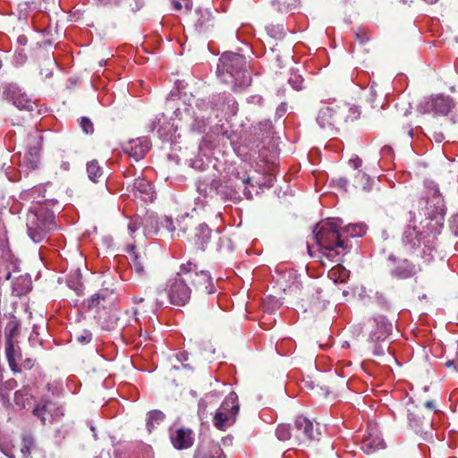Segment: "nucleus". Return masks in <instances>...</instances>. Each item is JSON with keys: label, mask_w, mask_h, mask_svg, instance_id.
I'll return each instance as SVG.
<instances>
[{"label": "nucleus", "mask_w": 458, "mask_h": 458, "mask_svg": "<svg viewBox=\"0 0 458 458\" xmlns=\"http://www.w3.org/2000/svg\"><path fill=\"white\" fill-rule=\"evenodd\" d=\"M127 253L129 255L130 264L132 269L139 275L143 276L145 273L143 263L140 260V257L136 252L134 245L131 244L127 247Z\"/></svg>", "instance_id": "b1692460"}, {"label": "nucleus", "mask_w": 458, "mask_h": 458, "mask_svg": "<svg viewBox=\"0 0 458 458\" xmlns=\"http://www.w3.org/2000/svg\"><path fill=\"white\" fill-rule=\"evenodd\" d=\"M348 343H345V344H343V347H347Z\"/></svg>", "instance_id": "338daca9"}, {"label": "nucleus", "mask_w": 458, "mask_h": 458, "mask_svg": "<svg viewBox=\"0 0 458 458\" xmlns=\"http://www.w3.org/2000/svg\"><path fill=\"white\" fill-rule=\"evenodd\" d=\"M216 73L223 82L231 84L234 91L242 90L251 83L246 59L239 54L224 53L219 58Z\"/></svg>", "instance_id": "f03ea898"}, {"label": "nucleus", "mask_w": 458, "mask_h": 458, "mask_svg": "<svg viewBox=\"0 0 458 458\" xmlns=\"http://www.w3.org/2000/svg\"><path fill=\"white\" fill-rule=\"evenodd\" d=\"M361 448L366 454H371L384 448V441L380 436L369 433L363 437Z\"/></svg>", "instance_id": "5701e85b"}, {"label": "nucleus", "mask_w": 458, "mask_h": 458, "mask_svg": "<svg viewBox=\"0 0 458 458\" xmlns=\"http://www.w3.org/2000/svg\"><path fill=\"white\" fill-rule=\"evenodd\" d=\"M174 8L177 11L182 9L190 10L191 8V0H173Z\"/></svg>", "instance_id": "c9c22d12"}, {"label": "nucleus", "mask_w": 458, "mask_h": 458, "mask_svg": "<svg viewBox=\"0 0 458 458\" xmlns=\"http://www.w3.org/2000/svg\"><path fill=\"white\" fill-rule=\"evenodd\" d=\"M296 438H301V436L299 434H297Z\"/></svg>", "instance_id": "774afa93"}, {"label": "nucleus", "mask_w": 458, "mask_h": 458, "mask_svg": "<svg viewBox=\"0 0 458 458\" xmlns=\"http://www.w3.org/2000/svg\"><path fill=\"white\" fill-rule=\"evenodd\" d=\"M223 452L220 447L216 446L212 453H199L195 455V458H224L222 456Z\"/></svg>", "instance_id": "f704fd0d"}, {"label": "nucleus", "mask_w": 458, "mask_h": 458, "mask_svg": "<svg viewBox=\"0 0 458 458\" xmlns=\"http://www.w3.org/2000/svg\"><path fill=\"white\" fill-rule=\"evenodd\" d=\"M149 149V142L146 138H137L129 140L123 150L136 161L142 159Z\"/></svg>", "instance_id": "f3484780"}, {"label": "nucleus", "mask_w": 458, "mask_h": 458, "mask_svg": "<svg viewBox=\"0 0 458 458\" xmlns=\"http://www.w3.org/2000/svg\"><path fill=\"white\" fill-rule=\"evenodd\" d=\"M197 191L199 193L198 199L203 198V200H207L208 198L217 195V192L225 194L223 189H219V180H209L208 178L198 181Z\"/></svg>", "instance_id": "6ab92c4d"}, {"label": "nucleus", "mask_w": 458, "mask_h": 458, "mask_svg": "<svg viewBox=\"0 0 458 458\" xmlns=\"http://www.w3.org/2000/svg\"><path fill=\"white\" fill-rule=\"evenodd\" d=\"M294 428L301 437L307 440L316 439L320 434L318 428L315 427L312 421L306 417L299 416L294 422Z\"/></svg>", "instance_id": "aec40b11"}, {"label": "nucleus", "mask_w": 458, "mask_h": 458, "mask_svg": "<svg viewBox=\"0 0 458 458\" xmlns=\"http://www.w3.org/2000/svg\"><path fill=\"white\" fill-rule=\"evenodd\" d=\"M152 129H153V130H154V129H156L155 122H153V127H152Z\"/></svg>", "instance_id": "69168bd1"}, {"label": "nucleus", "mask_w": 458, "mask_h": 458, "mask_svg": "<svg viewBox=\"0 0 458 458\" xmlns=\"http://www.w3.org/2000/svg\"><path fill=\"white\" fill-rule=\"evenodd\" d=\"M69 166H70V165H69V163H68V162H64V163L62 164V167H63L64 170H69Z\"/></svg>", "instance_id": "bf43d9fd"}, {"label": "nucleus", "mask_w": 458, "mask_h": 458, "mask_svg": "<svg viewBox=\"0 0 458 458\" xmlns=\"http://www.w3.org/2000/svg\"><path fill=\"white\" fill-rule=\"evenodd\" d=\"M381 153L384 156H386V155L390 156L392 154V148L389 147V146H385V147L382 148Z\"/></svg>", "instance_id": "603ef678"}, {"label": "nucleus", "mask_w": 458, "mask_h": 458, "mask_svg": "<svg viewBox=\"0 0 458 458\" xmlns=\"http://www.w3.org/2000/svg\"><path fill=\"white\" fill-rule=\"evenodd\" d=\"M210 236L211 230L207 225L201 224L196 228V243L199 245L202 250H204V246L208 242Z\"/></svg>", "instance_id": "a878e982"}, {"label": "nucleus", "mask_w": 458, "mask_h": 458, "mask_svg": "<svg viewBox=\"0 0 458 458\" xmlns=\"http://www.w3.org/2000/svg\"><path fill=\"white\" fill-rule=\"evenodd\" d=\"M92 340V334L89 330H84L83 333L77 337V341L82 344H89Z\"/></svg>", "instance_id": "58836bf2"}, {"label": "nucleus", "mask_w": 458, "mask_h": 458, "mask_svg": "<svg viewBox=\"0 0 458 458\" xmlns=\"http://www.w3.org/2000/svg\"><path fill=\"white\" fill-rule=\"evenodd\" d=\"M248 101L250 103H257L261 104L262 103V98L260 96H251L248 98Z\"/></svg>", "instance_id": "3c124183"}, {"label": "nucleus", "mask_w": 458, "mask_h": 458, "mask_svg": "<svg viewBox=\"0 0 458 458\" xmlns=\"http://www.w3.org/2000/svg\"><path fill=\"white\" fill-rule=\"evenodd\" d=\"M360 116V111L355 106L346 104L339 105L335 101L322 103L318 109L316 122L321 130L335 134L339 126L353 121Z\"/></svg>", "instance_id": "7ed1b4c3"}, {"label": "nucleus", "mask_w": 458, "mask_h": 458, "mask_svg": "<svg viewBox=\"0 0 458 458\" xmlns=\"http://www.w3.org/2000/svg\"><path fill=\"white\" fill-rule=\"evenodd\" d=\"M253 188L252 178L247 173V164H241L233 168L227 179L219 180V189H223L225 194L217 192L222 199L237 202L242 196L251 199L252 193L250 188Z\"/></svg>", "instance_id": "20e7f679"}, {"label": "nucleus", "mask_w": 458, "mask_h": 458, "mask_svg": "<svg viewBox=\"0 0 458 458\" xmlns=\"http://www.w3.org/2000/svg\"><path fill=\"white\" fill-rule=\"evenodd\" d=\"M289 84L293 87V89L296 90H300L302 89L303 84V79L301 75L297 73H291L289 79H288Z\"/></svg>", "instance_id": "72a5a7b5"}, {"label": "nucleus", "mask_w": 458, "mask_h": 458, "mask_svg": "<svg viewBox=\"0 0 458 458\" xmlns=\"http://www.w3.org/2000/svg\"><path fill=\"white\" fill-rule=\"evenodd\" d=\"M370 327L369 335V344L371 352L376 356H381L385 353V347L382 345L392 332V324L383 317L378 316L369 320Z\"/></svg>", "instance_id": "9d476101"}, {"label": "nucleus", "mask_w": 458, "mask_h": 458, "mask_svg": "<svg viewBox=\"0 0 458 458\" xmlns=\"http://www.w3.org/2000/svg\"><path fill=\"white\" fill-rule=\"evenodd\" d=\"M165 420V414L157 410L151 411L148 413L147 428L151 432L153 428L159 425Z\"/></svg>", "instance_id": "bb28decb"}, {"label": "nucleus", "mask_w": 458, "mask_h": 458, "mask_svg": "<svg viewBox=\"0 0 458 458\" xmlns=\"http://www.w3.org/2000/svg\"><path fill=\"white\" fill-rule=\"evenodd\" d=\"M141 225V222L139 218L131 219L128 224V230L132 234L134 233Z\"/></svg>", "instance_id": "a19ab883"}, {"label": "nucleus", "mask_w": 458, "mask_h": 458, "mask_svg": "<svg viewBox=\"0 0 458 458\" xmlns=\"http://www.w3.org/2000/svg\"><path fill=\"white\" fill-rule=\"evenodd\" d=\"M338 184L339 186H341L342 188L344 189H346L347 185H348V180L345 179V178H340L338 180Z\"/></svg>", "instance_id": "864d4df0"}, {"label": "nucleus", "mask_w": 458, "mask_h": 458, "mask_svg": "<svg viewBox=\"0 0 458 458\" xmlns=\"http://www.w3.org/2000/svg\"><path fill=\"white\" fill-rule=\"evenodd\" d=\"M192 289L187 284L183 276H181V270L177 272L174 277L170 278L165 288L157 290L156 303L158 306L165 304V296L167 297L169 303L175 306H184L189 302Z\"/></svg>", "instance_id": "423d86ee"}, {"label": "nucleus", "mask_w": 458, "mask_h": 458, "mask_svg": "<svg viewBox=\"0 0 458 458\" xmlns=\"http://www.w3.org/2000/svg\"><path fill=\"white\" fill-rule=\"evenodd\" d=\"M5 354L11 369L14 372H21L18 360L21 357V349L14 344L11 337H7L5 342Z\"/></svg>", "instance_id": "412c9836"}, {"label": "nucleus", "mask_w": 458, "mask_h": 458, "mask_svg": "<svg viewBox=\"0 0 458 458\" xmlns=\"http://www.w3.org/2000/svg\"><path fill=\"white\" fill-rule=\"evenodd\" d=\"M164 226L167 229L168 232L174 233L175 231V226L174 221L170 217H165L164 221Z\"/></svg>", "instance_id": "37998d69"}, {"label": "nucleus", "mask_w": 458, "mask_h": 458, "mask_svg": "<svg viewBox=\"0 0 458 458\" xmlns=\"http://www.w3.org/2000/svg\"><path fill=\"white\" fill-rule=\"evenodd\" d=\"M455 108V103L450 96L437 94L432 95L428 98L421 100L417 110L420 114H433L434 115H447L451 114V122L453 123H457L458 115L453 114V110Z\"/></svg>", "instance_id": "1a4fd4ad"}, {"label": "nucleus", "mask_w": 458, "mask_h": 458, "mask_svg": "<svg viewBox=\"0 0 458 458\" xmlns=\"http://www.w3.org/2000/svg\"><path fill=\"white\" fill-rule=\"evenodd\" d=\"M265 125L270 128L271 127V123L270 122H265Z\"/></svg>", "instance_id": "e2e57ef3"}, {"label": "nucleus", "mask_w": 458, "mask_h": 458, "mask_svg": "<svg viewBox=\"0 0 458 458\" xmlns=\"http://www.w3.org/2000/svg\"><path fill=\"white\" fill-rule=\"evenodd\" d=\"M30 393L27 388H22L15 392L14 402L15 404L20 408L23 409L26 406V402L29 400Z\"/></svg>", "instance_id": "c85d7f7f"}, {"label": "nucleus", "mask_w": 458, "mask_h": 458, "mask_svg": "<svg viewBox=\"0 0 458 458\" xmlns=\"http://www.w3.org/2000/svg\"><path fill=\"white\" fill-rule=\"evenodd\" d=\"M273 185V179L269 177L267 186L271 187Z\"/></svg>", "instance_id": "680f3d73"}, {"label": "nucleus", "mask_w": 458, "mask_h": 458, "mask_svg": "<svg viewBox=\"0 0 458 458\" xmlns=\"http://www.w3.org/2000/svg\"><path fill=\"white\" fill-rule=\"evenodd\" d=\"M134 187L138 189L140 191H144L146 193L151 191L152 190L151 185L148 182L143 180H139L135 182Z\"/></svg>", "instance_id": "4c0bfd02"}, {"label": "nucleus", "mask_w": 458, "mask_h": 458, "mask_svg": "<svg viewBox=\"0 0 458 458\" xmlns=\"http://www.w3.org/2000/svg\"><path fill=\"white\" fill-rule=\"evenodd\" d=\"M239 412L237 394L230 393L223 401L213 418L214 426L220 430H226L234 424Z\"/></svg>", "instance_id": "9b49d317"}, {"label": "nucleus", "mask_w": 458, "mask_h": 458, "mask_svg": "<svg viewBox=\"0 0 458 458\" xmlns=\"http://www.w3.org/2000/svg\"><path fill=\"white\" fill-rule=\"evenodd\" d=\"M4 98L12 102L17 108L31 111L35 103L17 84H7L3 92Z\"/></svg>", "instance_id": "4468645a"}, {"label": "nucleus", "mask_w": 458, "mask_h": 458, "mask_svg": "<svg viewBox=\"0 0 458 458\" xmlns=\"http://www.w3.org/2000/svg\"><path fill=\"white\" fill-rule=\"evenodd\" d=\"M425 405H426V407L430 408V409L434 408V403H433V402H432V401H428V402L425 403Z\"/></svg>", "instance_id": "13d9d810"}, {"label": "nucleus", "mask_w": 458, "mask_h": 458, "mask_svg": "<svg viewBox=\"0 0 458 458\" xmlns=\"http://www.w3.org/2000/svg\"><path fill=\"white\" fill-rule=\"evenodd\" d=\"M100 299H101V296L98 293L92 295L88 300V308L89 309H93V308L97 307L99 304V300Z\"/></svg>", "instance_id": "79ce46f5"}, {"label": "nucleus", "mask_w": 458, "mask_h": 458, "mask_svg": "<svg viewBox=\"0 0 458 458\" xmlns=\"http://www.w3.org/2000/svg\"><path fill=\"white\" fill-rule=\"evenodd\" d=\"M35 446L34 437L30 434H24L22 437L21 447L18 454L13 446H2L3 453L10 458H26L30 455L31 450Z\"/></svg>", "instance_id": "a211bd4d"}, {"label": "nucleus", "mask_w": 458, "mask_h": 458, "mask_svg": "<svg viewBox=\"0 0 458 458\" xmlns=\"http://www.w3.org/2000/svg\"><path fill=\"white\" fill-rule=\"evenodd\" d=\"M16 386H17V382L13 378L9 379V380L5 381V383H4V388H6L8 390H12V389L15 388Z\"/></svg>", "instance_id": "09e8293b"}, {"label": "nucleus", "mask_w": 458, "mask_h": 458, "mask_svg": "<svg viewBox=\"0 0 458 458\" xmlns=\"http://www.w3.org/2000/svg\"><path fill=\"white\" fill-rule=\"evenodd\" d=\"M56 228L54 213L43 206L30 209L27 216V230L36 243L42 242Z\"/></svg>", "instance_id": "39448f33"}, {"label": "nucleus", "mask_w": 458, "mask_h": 458, "mask_svg": "<svg viewBox=\"0 0 458 458\" xmlns=\"http://www.w3.org/2000/svg\"><path fill=\"white\" fill-rule=\"evenodd\" d=\"M100 4L106 5L115 3L116 0H97Z\"/></svg>", "instance_id": "5fc2aeb1"}, {"label": "nucleus", "mask_w": 458, "mask_h": 458, "mask_svg": "<svg viewBox=\"0 0 458 458\" xmlns=\"http://www.w3.org/2000/svg\"><path fill=\"white\" fill-rule=\"evenodd\" d=\"M173 446L177 450H183L192 446L194 443L193 432L189 428H180L170 433Z\"/></svg>", "instance_id": "dca6fc26"}, {"label": "nucleus", "mask_w": 458, "mask_h": 458, "mask_svg": "<svg viewBox=\"0 0 458 458\" xmlns=\"http://www.w3.org/2000/svg\"><path fill=\"white\" fill-rule=\"evenodd\" d=\"M143 300H144L143 298H137V297H135V298H133V302L134 303L142 302Z\"/></svg>", "instance_id": "052dcab7"}, {"label": "nucleus", "mask_w": 458, "mask_h": 458, "mask_svg": "<svg viewBox=\"0 0 458 458\" xmlns=\"http://www.w3.org/2000/svg\"><path fill=\"white\" fill-rule=\"evenodd\" d=\"M276 436L280 441L289 440L292 437V429L289 424H279L276 429Z\"/></svg>", "instance_id": "c756f323"}, {"label": "nucleus", "mask_w": 458, "mask_h": 458, "mask_svg": "<svg viewBox=\"0 0 458 458\" xmlns=\"http://www.w3.org/2000/svg\"><path fill=\"white\" fill-rule=\"evenodd\" d=\"M177 360L181 361L184 367H187V365L184 364V362L188 360V354L186 352H179L177 354Z\"/></svg>", "instance_id": "8fccbe9b"}, {"label": "nucleus", "mask_w": 458, "mask_h": 458, "mask_svg": "<svg viewBox=\"0 0 458 458\" xmlns=\"http://www.w3.org/2000/svg\"><path fill=\"white\" fill-rule=\"evenodd\" d=\"M181 276L187 283H191L192 291L198 295H209L216 292L210 274L206 270H199L196 263L188 261L180 267Z\"/></svg>", "instance_id": "6e6552de"}, {"label": "nucleus", "mask_w": 458, "mask_h": 458, "mask_svg": "<svg viewBox=\"0 0 458 458\" xmlns=\"http://www.w3.org/2000/svg\"><path fill=\"white\" fill-rule=\"evenodd\" d=\"M87 173L89 180L98 182L103 174V170L98 161L91 160L87 163Z\"/></svg>", "instance_id": "cd10ccee"}, {"label": "nucleus", "mask_w": 458, "mask_h": 458, "mask_svg": "<svg viewBox=\"0 0 458 458\" xmlns=\"http://www.w3.org/2000/svg\"><path fill=\"white\" fill-rule=\"evenodd\" d=\"M34 365V362L31 359H25L21 366H19L21 369H30Z\"/></svg>", "instance_id": "a18cd8bd"}, {"label": "nucleus", "mask_w": 458, "mask_h": 458, "mask_svg": "<svg viewBox=\"0 0 458 458\" xmlns=\"http://www.w3.org/2000/svg\"><path fill=\"white\" fill-rule=\"evenodd\" d=\"M349 163L354 169H359L362 165V160L356 157L355 158L351 159Z\"/></svg>", "instance_id": "de8ad7c7"}, {"label": "nucleus", "mask_w": 458, "mask_h": 458, "mask_svg": "<svg viewBox=\"0 0 458 458\" xmlns=\"http://www.w3.org/2000/svg\"><path fill=\"white\" fill-rule=\"evenodd\" d=\"M435 239L436 233L431 236H425L422 233L417 231L416 226L411 224V220L403 233L402 242L410 251L418 249L421 244H424L425 248L428 250H433L434 246L432 243Z\"/></svg>", "instance_id": "f8f14e48"}, {"label": "nucleus", "mask_w": 458, "mask_h": 458, "mask_svg": "<svg viewBox=\"0 0 458 458\" xmlns=\"http://www.w3.org/2000/svg\"><path fill=\"white\" fill-rule=\"evenodd\" d=\"M81 127L82 131L85 133H87V134L92 133L93 131H94L93 123L87 117H82L81 118Z\"/></svg>", "instance_id": "e433bc0d"}, {"label": "nucleus", "mask_w": 458, "mask_h": 458, "mask_svg": "<svg viewBox=\"0 0 458 458\" xmlns=\"http://www.w3.org/2000/svg\"><path fill=\"white\" fill-rule=\"evenodd\" d=\"M417 273L416 267L407 259L398 262L396 267L391 270V275L399 279H407Z\"/></svg>", "instance_id": "4be33fe9"}, {"label": "nucleus", "mask_w": 458, "mask_h": 458, "mask_svg": "<svg viewBox=\"0 0 458 458\" xmlns=\"http://www.w3.org/2000/svg\"><path fill=\"white\" fill-rule=\"evenodd\" d=\"M340 218H328L317 224L313 230V243L308 242L307 248L310 257L331 262L341 261L347 252L345 238L361 237L366 233L367 226L363 223L350 224L342 228Z\"/></svg>", "instance_id": "f257e3e1"}, {"label": "nucleus", "mask_w": 458, "mask_h": 458, "mask_svg": "<svg viewBox=\"0 0 458 458\" xmlns=\"http://www.w3.org/2000/svg\"><path fill=\"white\" fill-rule=\"evenodd\" d=\"M329 276L333 278L335 282H337V280L344 281L347 276V271L342 266L337 265L329 271Z\"/></svg>", "instance_id": "2f4dec72"}, {"label": "nucleus", "mask_w": 458, "mask_h": 458, "mask_svg": "<svg viewBox=\"0 0 458 458\" xmlns=\"http://www.w3.org/2000/svg\"><path fill=\"white\" fill-rule=\"evenodd\" d=\"M425 191L420 198V204L425 205V215L430 220H435L437 225L443 224L445 214V205L437 183L431 180L424 182Z\"/></svg>", "instance_id": "0eeeda50"}, {"label": "nucleus", "mask_w": 458, "mask_h": 458, "mask_svg": "<svg viewBox=\"0 0 458 458\" xmlns=\"http://www.w3.org/2000/svg\"><path fill=\"white\" fill-rule=\"evenodd\" d=\"M453 366L455 368L456 370H458V368L455 365V361L454 360H447L445 362V367L450 368V367H453Z\"/></svg>", "instance_id": "6e6d98bb"}, {"label": "nucleus", "mask_w": 458, "mask_h": 458, "mask_svg": "<svg viewBox=\"0 0 458 458\" xmlns=\"http://www.w3.org/2000/svg\"><path fill=\"white\" fill-rule=\"evenodd\" d=\"M28 139L30 146L21 160V165L33 170L38 167L40 161V141L42 138L38 131H33L29 134Z\"/></svg>", "instance_id": "2eb2a0df"}, {"label": "nucleus", "mask_w": 458, "mask_h": 458, "mask_svg": "<svg viewBox=\"0 0 458 458\" xmlns=\"http://www.w3.org/2000/svg\"><path fill=\"white\" fill-rule=\"evenodd\" d=\"M32 413L43 425H47L59 420L64 415V411L62 406L49 400H42L35 406Z\"/></svg>", "instance_id": "ddd939ff"}, {"label": "nucleus", "mask_w": 458, "mask_h": 458, "mask_svg": "<svg viewBox=\"0 0 458 458\" xmlns=\"http://www.w3.org/2000/svg\"><path fill=\"white\" fill-rule=\"evenodd\" d=\"M30 282L27 278H19L14 285V291L18 295L26 293L30 288Z\"/></svg>", "instance_id": "473e14b6"}, {"label": "nucleus", "mask_w": 458, "mask_h": 458, "mask_svg": "<svg viewBox=\"0 0 458 458\" xmlns=\"http://www.w3.org/2000/svg\"><path fill=\"white\" fill-rule=\"evenodd\" d=\"M389 260L395 261V259L393 256H389Z\"/></svg>", "instance_id": "0e129e2a"}, {"label": "nucleus", "mask_w": 458, "mask_h": 458, "mask_svg": "<svg viewBox=\"0 0 458 458\" xmlns=\"http://www.w3.org/2000/svg\"><path fill=\"white\" fill-rule=\"evenodd\" d=\"M356 38L359 40V42L361 45H364L365 43H367L369 41V37L364 32L356 33Z\"/></svg>", "instance_id": "49530a36"}, {"label": "nucleus", "mask_w": 458, "mask_h": 458, "mask_svg": "<svg viewBox=\"0 0 458 458\" xmlns=\"http://www.w3.org/2000/svg\"><path fill=\"white\" fill-rule=\"evenodd\" d=\"M451 229L458 236V214L454 216L451 221Z\"/></svg>", "instance_id": "c03bdc74"}, {"label": "nucleus", "mask_w": 458, "mask_h": 458, "mask_svg": "<svg viewBox=\"0 0 458 458\" xmlns=\"http://www.w3.org/2000/svg\"><path fill=\"white\" fill-rule=\"evenodd\" d=\"M210 17L211 14L209 12L205 11L204 13H201V18L197 21L196 26L199 27L200 29L204 28L206 26V21H208Z\"/></svg>", "instance_id": "ea45409f"}, {"label": "nucleus", "mask_w": 458, "mask_h": 458, "mask_svg": "<svg viewBox=\"0 0 458 458\" xmlns=\"http://www.w3.org/2000/svg\"><path fill=\"white\" fill-rule=\"evenodd\" d=\"M267 34L274 38H282L284 36L283 25L270 24L266 27Z\"/></svg>", "instance_id": "7c9ffc66"}, {"label": "nucleus", "mask_w": 458, "mask_h": 458, "mask_svg": "<svg viewBox=\"0 0 458 458\" xmlns=\"http://www.w3.org/2000/svg\"><path fill=\"white\" fill-rule=\"evenodd\" d=\"M353 186L362 191H370L372 180L366 173L358 170L354 176Z\"/></svg>", "instance_id": "393cba45"}, {"label": "nucleus", "mask_w": 458, "mask_h": 458, "mask_svg": "<svg viewBox=\"0 0 458 458\" xmlns=\"http://www.w3.org/2000/svg\"><path fill=\"white\" fill-rule=\"evenodd\" d=\"M435 140L437 142H441L444 140V135L442 133L435 134Z\"/></svg>", "instance_id": "4d7b16f0"}]
</instances>
